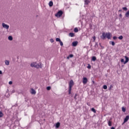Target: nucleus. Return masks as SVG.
Instances as JSON below:
<instances>
[{
	"label": "nucleus",
	"mask_w": 129,
	"mask_h": 129,
	"mask_svg": "<svg viewBox=\"0 0 129 129\" xmlns=\"http://www.w3.org/2000/svg\"><path fill=\"white\" fill-rule=\"evenodd\" d=\"M113 40H116V39H117V37H116V36H114V37H113Z\"/></svg>",
	"instance_id": "obj_35"
},
{
	"label": "nucleus",
	"mask_w": 129,
	"mask_h": 129,
	"mask_svg": "<svg viewBox=\"0 0 129 129\" xmlns=\"http://www.w3.org/2000/svg\"><path fill=\"white\" fill-rule=\"evenodd\" d=\"M73 56H74L73 54H70L67 58V59H70V58H73Z\"/></svg>",
	"instance_id": "obj_16"
},
{
	"label": "nucleus",
	"mask_w": 129,
	"mask_h": 129,
	"mask_svg": "<svg viewBox=\"0 0 129 129\" xmlns=\"http://www.w3.org/2000/svg\"><path fill=\"white\" fill-rule=\"evenodd\" d=\"M3 116H4V114L2 111H0V117H3Z\"/></svg>",
	"instance_id": "obj_25"
},
{
	"label": "nucleus",
	"mask_w": 129,
	"mask_h": 129,
	"mask_svg": "<svg viewBox=\"0 0 129 129\" xmlns=\"http://www.w3.org/2000/svg\"><path fill=\"white\" fill-rule=\"evenodd\" d=\"M74 31L75 33H77V32H78V28H75L74 29Z\"/></svg>",
	"instance_id": "obj_19"
},
{
	"label": "nucleus",
	"mask_w": 129,
	"mask_h": 129,
	"mask_svg": "<svg viewBox=\"0 0 129 129\" xmlns=\"http://www.w3.org/2000/svg\"><path fill=\"white\" fill-rule=\"evenodd\" d=\"M92 61H96V57L93 56L92 58Z\"/></svg>",
	"instance_id": "obj_21"
},
{
	"label": "nucleus",
	"mask_w": 129,
	"mask_h": 129,
	"mask_svg": "<svg viewBox=\"0 0 129 129\" xmlns=\"http://www.w3.org/2000/svg\"><path fill=\"white\" fill-rule=\"evenodd\" d=\"M72 89L69 88V94H71V90Z\"/></svg>",
	"instance_id": "obj_28"
},
{
	"label": "nucleus",
	"mask_w": 129,
	"mask_h": 129,
	"mask_svg": "<svg viewBox=\"0 0 129 129\" xmlns=\"http://www.w3.org/2000/svg\"><path fill=\"white\" fill-rule=\"evenodd\" d=\"M103 88L104 89H107V86L106 85H104L103 87Z\"/></svg>",
	"instance_id": "obj_27"
},
{
	"label": "nucleus",
	"mask_w": 129,
	"mask_h": 129,
	"mask_svg": "<svg viewBox=\"0 0 129 129\" xmlns=\"http://www.w3.org/2000/svg\"><path fill=\"white\" fill-rule=\"evenodd\" d=\"M59 44L60 45V46H63V42H62V41H59Z\"/></svg>",
	"instance_id": "obj_30"
},
{
	"label": "nucleus",
	"mask_w": 129,
	"mask_h": 129,
	"mask_svg": "<svg viewBox=\"0 0 129 129\" xmlns=\"http://www.w3.org/2000/svg\"><path fill=\"white\" fill-rule=\"evenodd\" d=\"M0 74H3V72H2V71H0Z\"/></svg>",
	"instance_id": "obj_41"
},
{
	"label": "nucleus",
	"mask_w": 129,
	"mask_h": 129,
	"mask_svg": "<svg viewBox=\"0 0 129 129\" xmlns=\"http://www.w3.org/2000/svg\"><path fill=\"white\" fill-rule=\"evenodd\" d=\"M9 84H10V85H12V84H13V82L10 81V82H9Z\"/></svg>",
	"instance_id": "obj_38"
},
{
	"label": "nucleus",
	"mask_w": 129,
	"mask_h": 129,
	"mask_svg": "<svg viewBox=\"0 0 129 129\" xmlns=\"http://www.w3.org/2000/svg\"><path fill=\"white\" fill-rule=\"evenodd\" d=\"M47 90H51V87L49 86L46 88Z\"/></svg>",
	"instance_id": "obj_29"
},
{
	"label": "nucleus",
	"mask_w": 129,
	"mask_h": 129,
	"mask_svg": "<svg viewBox=\"0 0 129 129\" xmlns=\"http://www.w3.org/2000/svg\"><path fill=\"white\" fill-rule=\"evenodd\" d=\"M90 3V1L89 0H85V5H88Z\"/></svg>",
	"instance_id": "obj_11"
},
{
	"label": "nucleus",
	"mask_w": 129,
	"mask_h": 129,
	"mask_svg": "<svg viewBox=\"0 0 129 129\" xmlns=\"http://www.w3.org/2000/svg\"><path fill=\"white\" fill-rule=\"evenodd\" d=\"M122 111H123V112H125V108L124 107H122Z\"/></svg>",
	"instance_id": "obj_26"
},
{
	"label": "nucleus",
	"mask_w": 129,
	"mask_h": 129,
	"mask_svg": "<svg viewBox=\"0 0 129 129\" xmlns=\"http://www.w3.org/2000/svg\"><path fill=\"white\" fill-rule=\"evenodd\" d=\"M8 40H9V41H13V36H9L8 37Z\"/></svg>",
	"instance_id": "obj_15"
},
{
	"label": "nucleus",
	"mask_w": 129,
	"mask_h": 129,
	"mask_svg": "<svg viewBox=\"0 0 129 129\" xmlns=\"http://www.w3.org/2000/svg\"><path fill=\"white\" fill-rule=\"evenodd\" d=\"M30 93H31V94L35 95V94H36V91L34 89L31 88V90H30Z\"/></svg>",
	"instance_id": "obj_6"
},
{
	"label": "nucleus",
	"mask_w": 129,
	"mask_h": 129,
	"mask_svg": "<svg viewBox=\"0 0 129 129\" xmlns=\"http://www.w3.org/2000/svg\"><path fill=\"white\" fill-rule=\"evenodd\" d=\"M59 126H60V122L56 123V124L55 125V127L56 128H58Z\"/></svg>",
	"instance_id": "obj_14"
},
{
	"label": "nucleus",
	"mask_w": 129,
	"mask_h": 129,
	"mask_svg": "<svg viewBox=\"0 0 129 129\" xmlns=\"http://www.w3.org/2000/svg\"><path fill=\"white\" fill-rule=\"evenodd\" d=\"M111 43L112 46H114L115 45V43L113 41L111 42Z\"/></svg>",
	"instance_id": "obj_32"
},
{
	"label": "nucleus",
	"mask_w": 129,
	"mask_h": 129,
	"mask_svg": "<svg viewBox=\"0 0 129 129\" xmlns=\"http://www.w3.org/2000/svg\"><path fill=\"white\" fill-rule=\"evenodd\" d=\"M74 85L73 80H71L69 83V88L72 89V87Z\"/></svg>",
	"instance_id": "obj_5"
},
{
	"label": "nucleus",
	"mask_w": 129,
	"mask_h": 129,
	"mask_svg": "<svg viewBox=\"0 0 129 129\" xmlns=\"http://www.w3.org/2000/svg\"><path fill=\"white\" fill-rule=\"evenodd\" d=\"M111 87H112V85H110V88H111Z\"/></svg>",
	"instance_id": "obj_44"
},
{
	"label": "nucleus",
	"mask_w": 129,
	"mask_h": 129,
	"mask_svg": "<svg viewBox=\"0 0 129 129\" xmlns=\"http://www.w3.org/2000/svg\"><path fill=\"white\" fill-rule=\"evenodd\" d=\"M118 39H119V40H122V39H123V36H122V35H120L118 37Z\"/></svg>",
	"instance_id": "obj_18"
},
{
	"label": "nucleus",
	"mask_w": 129,
	"mask_h": 129,
	"mask_svg": "<svg viewBox=\"0 0 129 129\" xmlns=\"http://www.w3.org/2000/svg\"><path fill=\"white\" fill-rule=\"evenodd\" d=\"M121 63H124V59H123V58H122V59H121Z\"/></svg>",
	"instance_id": "obj_37"
},
{
	"label": "nucleus",
	"mask_w": 129,
	"mask_h": 129,
	"mask_svg": "<svg viewBox=\"0 0 129 129\" xmlns=\"http://www.w3.org/2000/svg\"><path fill=\"white\" fill-rule=\"evenodd\" d=\"M5 64L6 65L9 66L10 65V61L8 60H5Z\"/></svg>",
	"instance_id": "obj_13"
},
{
	"label": "nucleus",
	"mask_w": 129,
	"mask_h": 129,
	"mask_svg": "<svg viewBox=\"0 0 129 129\" xmlns=\"http://www.w3.org/2000/svg\"><path fill=\"white\" fill-rule=\"evenodd\" d=\"M50 42L51 43H54V39H50Z\"/></svg>",
	"instance_id": "obj_31"
},
{
	"label": "nucleus",
	"mask_w": 129,
	"mask_h": 129,
	"mask_svg": "<svg viewBox=\"0 0 129 129\" xmlns=\"http://www.w3.org/2000/svg\"><path fill=\"white\" fill-rule=\"evenodd\" d=\"M93 42H95V40H96V38L95 37V36H94V37H93Z\"/></svg>",
	"instance_id": "obj_36"
},
{
	"label": "nucleus",
	"mask_w": 129,
	"mask_h": 129,
	"mask_svg": "<svg viewBox=\"0 0 129 129\" xmlns=\"http://www.w3.org/2000/svg\"><path fill=\"white\" fill-rule=\"evenodd\" d=\"M126 18H129V11H128L125 14Z\"/></svg>",
	"instance_id": "obj_12"
},
{
	"label": "nucleus",
	"mask_w": 129,
	"mask_h": 129,
	"mask_svg": "<svg viewBox=\"0 0 129 129\" xmlns=\"http://www.w3.org/2000/svg\"><path fill=\"white\" fill-rule=\"evenodd\" d=\"M77 97V94H76L75 95V97H74V98H75V99H76V97Z\"/></svg>",
	"instance_id": "obj_39"
},
{
	"label": "nucleus",
	"mask_w": 129,
	"mask_h": 129,
	"mask_svg": "<svg viewBox=\"0 0 129 129\" xmlns=\"http://www.w3.org/2000/svg\"><path fill=\"white\" fill-rule=\"evenodd\" d=\"M2 27L6 30H9V29L10 28V26H9V25H7L5 23H2Z\"/></svg>",
	"instance_id": "obj_4"
},
{
	"label": "nucleus",
	"mask_w": 129,
	"mask_h": 129,
	"mask_svg": "<svg viewBox=\"0 0 129 129\" xmlns=\"http://www.w3.org/2000/svg\"><path fill=\"white\" fill-rule=\"evenodd\" d=\"M92 111H93V112H94V113H95L96 112V110H95V109H94V108H92L91 109Z\"/></svg>",
	"instance_id": "obj_23"
},
{
	"label": "nucleus",
	"mask_w": 129,
	"mask_h": 129,
	"mask_svg": "<svg viewBox=\"0 0 129 129\" xmlns=\"http://www.w3.org/2000/svg\"><path fill=\"white\" fill-rule=\"evenodd\" d=\"M49 7H53V2L52 1L49 2Z\"/></svg>",
	"instance_id": "obj_17"
},
{
	"label": "nucleus",
	"mask_w": 129,
	"mask_h": 129,
	"mask_svg": "<svg viewBox=\"0 0 129 129\" xmlns=\"http://www.w3.org/2000/svg\"><path fill=\"white\" fill-rule=\"evenodd\" d=\"M69 36H70V37H74V33H70L69 34Z\"/></svg>",
	"instance_id": "obj_20"
},
{
	"label": "nucleus",
	"mask_w": 129,
	"mask_h": 129,
	"mask_svg": "<svg viewBox=\"0 0 129 129\" xmlns=\"http://www.w3.org/2000/svg\"><path fill=\"white\" fill-rule=\"evenodd\" d=\"M112 35L111 33L108 32V33H104L103 32L102 33V35L101 36V39H102V40H104V39H105V38H107V39H111V37H112Z\"/></svg>",
	"instance_id": "obj_1"
},
{
	"label": "nucleus",
	"mask_w": 129,
	"mask_h": 129,
	"mask_svg": "<svg viewBox=\"0 0 129 129\" xmlns=\"http://www.w3.org/2000/svg\"><path fill=\"white\" fill-rule=\"evenodd\" d=\"M87 68H88V69H90L91 68V66H90V64H88Z\"/></svg>",
	"instance_id": "obj_34"
},
{
	"label": "nucleus",
	"mask_w": 129,
	"mask_h": 129,
	"mask_svg": "<svg viewBox=\"0 0 129 129\" xmlns=\"http://www.w3.org/2000/svg\"><path fill=\"white\" fill-rule=\"evenodd\" d=\"M87 81H88V80L86 77L83 78V83L84 84H86V83H87Z\"/></svg>",
	"instance_id": "obj_7"
},
{
	"label": "nucleus",
	"mask_w": 129,
	"mask_h": 129,
	"mask_svg": "<svg viewBox=\"0 0 129 129\" xmlns=\"http://www.w3.org/2000/svg\"><path fill=\"white\" fill-rule=\"evenodd\" d=\"M78 44V42H77V41H74L72 43L73 46L74 47H76V46H77Z\"/></svg>",
	"instance_id": "obj_10"
},
{
	"label": "nucleus",
	"mask_w": 129,
	"mask_h": 129,
	"mask_svg": "<svg viewBox=\"0 0 129 129\" xmlns=\"http://www.w3.org/2000/svg\"><path fill=\"white\" fill-rule=\"evenodd\" d=\"M55 40L56 42H60L61 41V39L59 38H56Z\"/></svg>",
	"instance_id": "obj_24"
},
{
	"label": "nucleus",
	"mask_w": 129,
	"mask_h": 129,
	"mask_svg": "<svg viewBox=\"0 0 129 129\" xmlns=\"http://www.w3.org/2000/svg\"><path fill=\"white\" fill-rule=\"evenodd\" d=\"M111 129H114V127H112Z\"/></svg>",
	"instance_id": "obj_43"
},
{
	"label": "nucleus",
	"mask_w": 129,
	"mask_h": 129,
	"mask_svg": "<svg viewBox=\"0 0 129 129\" xmlns=\"http://www.w3.org/2000/svg\"><path fill=\"white\" fill-rule=\"evenodd\" d=\"M122 15H121V14H119V17H122Z\"/></svg>",
	"instance_id": "obj_42"
},
{
	"label": "nucleus",
	"mask_w": 129,
	"mask_h": 129,
	"mask_svg": "<svg viewBox=\"0 0 129 129\" xmlns=\"http://www.w3.org/2000/svg\"><path fill=\"white\" fill-rule=\"evenodd\" d=\"M108 124L109 125V126H111V122L110 120H109L108 122Z\"/></svg>",
	"instance_id": "obj_22"
},
{
	"label": "nucleus",
	"mask_w": 129,
	"mask_h": 129,
	"mask_svg": "<svg viewBox=\"0 0 129 129\" xmlns=\"http://www.w3.org/2000/svg\"><path fill=\"white\" fill-rule=\"evenodd\" d=\"M31 67H35V68L39 69V68H42V63H39L38 64H37V62H33L30 64Z\"/></svg>",
	"instance_id": "obj_2"
},
{
	"label": "nucleus",
	"mask_w": 129,
	"mask_h": 129,
	"mask_svg": "<svg viewBox=\"0 0 129 129\" xmlns=\"http://www.w3.org/2000/svg\"><path fill=\"white\" fill-rule=\"evenodd\" d=\"M128 119H129V116L127 115L124 118L123 123H125V122H126V121H127V120H128Z\"/></svg>",
	"instance_id": "obj_9"
},
{
	"label": "nucleus",
	"mask_w": 129,
	"mask_h": 129,
	"mask_svg": "<svg viewBox=\"0 0 129 129\" xmlns=\"http://www.w3.org/2000/svg\"><path fill=\"white\" fill-rule=\"evenodd\" d=\"M122 9L124 10V11H127V8H126V7H123Z\"/></svg>",
	"instance_id": "obj_33"
},
{
	"label": "nucleus",
	"mask_w": 129,
	"mask_h": 129,
	"mask_svg": "<svg viewBox=\"0 0 129 129\" xmlns=\"http://www.w3.org/2000/svg\"><path fill=\"white\" fill-rule=\"evenodd\" d=\"M62 15H63V12H62V11H59L55 15V17H57V18H60Z\"/></svg>",
	"instance_id": "obj_3"
},
{
	"label": "nucleus",
	"mask_w": 129,
	"mask_h": 129,
	"mask_svg": "<svg viewBox=\"0 0 129 129\" xmlns=\"http://www.w3.org/2000/svg\"><path fill=\"white\" fill-rule=\"evenodd\" d=\"M11 92H12V93H15V92H16V91H15V90H13Z\"/></svg>",
	"instance_id": "obj_40"
},
{
	"label": "nucleus",
	"mask_w": 129,
	"mask_h": 129,
	"mask_svg": "<svg viewBox=\"0 0 129 129\" xmlns=\"http://www.w3.org/2000/svg\"><path fill=\"white\" fill-rule=\"evenodd\" d=\"M124 58H125V61L124 62V64H126V63H127V62L129 61V58L126 56H125Z\"/></svg>",
	"instance_id": "obj_8"
}]
</instances>
